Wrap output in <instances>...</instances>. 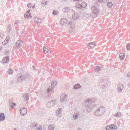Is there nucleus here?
Here are the masks:
<instances>
[{"label": "nucleus", "instance_id": "nucleus-15", "mask_svg": "<svg viewBox=\"0 0 130 130\" xmlns=\"http://www.w3.org/2000/svg\"><path fill=\"white\" fill-rule=\"evenodd\" d=\"M9 60V57L8 56H7L3 58L2 60V62L4 63H7L8 62Z\"/></svg>", "mask_w": 130, "mask_h": 130}, {"label": "nucleus", "instance_id": "nucleus-27", "mask_svg": "<svg viewBox=\"0 0 130 130\" xmlns=\"http://www.w3.org/2000/svg\"><path fill=\"white\" fill-rule=\"evenodd\" d=\"M120 58L121 60H123L125 57L123 53H121L119 55Z\"/></svg>", "mask_w": 130, "mask_h": 130}, {"label": "nucleus", "instance_id": "nucleus-33", "mask_svg": "<svg viewBox=\"0 0 130 130\" xmlns=\"http://www.w3.org/2000/svg\"><path fill=\"white\" fill-rule=\"evenodd\" d=\"M43 51L44 52L45 54L48 53L49 52V51L48 49L46 48H44Z\"/></svg>", "mask_w": 130, "mask_h": 130}, {"label": "nucleus", "instance_id": "nucleus-13", "mask_svg": "<svg viewBox=\"0 0 130 130\" xmlns=\"http://www.w3.org/2000/svg\"><path fill=\"white\" fill-rule=\"evenodd\" d=\"M67 19L66 18H62L60 21V23L62 25H63L66 24L67 22Z\"/></svg>", "mask_w": 130, "mask_h": 130}, {"label": "nucleus", "instance_id": "nucleus-47", "mask_svg": "<svg viewBox=\"0 0 130 130\" xmlns=\"http://www.w3.org/2000/svg\"><path fill=\"white\" fill-rule=\"evenodd\" d=\"M2 49V47H0V51H1Z\"/></svg>", "mask_w": 130, "mask_h": 130}, {"label": "nucleus", "instance_id": "nucleus-18", "mask_svg": "<svg viewBox=\"0 0 130 130\" xmlns=\"http://www.w3.org/2000/svg\"><path fill=\"white\" fill-rule=\"evenodd\" d=\"M5 119V116L3 113H1L0 114V121L4 120Z\"/></svg>", "mask_w": 130, "mask_h": 130}, {"label": "nucleus", "instance_id": "nucleus-37", "mask_svg": "<svg viewBox=\"0 0 130 130\" xmlns=\"http://www.w3.org/2000/svg\"><path fill=\"white\" fill-rule=\"evenodd\" d=\"M126 48L128 50H130V43H128L126 45Z\"/></svg>", "mask_w": 130, "mask_h": 130}, {"label": "nucleus", "instance_id": "nucleus-38", "mask_svg": "<svg viewBox=\"0 0 130 130\" xmlns=\"http://www.w3.org/2000/svg\"><path fill=\"white\" fill-rule=\"evenodd\" d=\"M13 73V71L11 69L9 70L8 71V73L10 74H12V73Z\"/></svg>", "mask_w": 130, "mask_h": 130}, {"label": "nucleus", "instance_id": "nucleus-24", "mask_svg": "<svg viewBox=\"0 0 130 130\" xmlns=\"http://www.w3.org/2000/svg\"><path fill=\"white\" fill-rule=\"evenodd\" d=\"M24 97L25 100H28L29 99V95L28 93H26L24 95Z\"/></svg>", "mask_w": 130, "mask_h": 130}, {"label": "nucleus", "instance_id": "nucleus-25", "mask_svg": "<svg viewBox=\"0 0 130 130\" xmlns=\"http://www.w3.org/2000/svg\"><path fill=\"white\" fill-rule=\"evenodd\" d=\"M91 99L90 100H87L86 101V105H87L88 106V108L89 107V106L91 104Z\"/></svg>", "mask_w": 130, "mask_h": 130}, {"label": "nucleus", "instance_id": "nucleus-11", "mask_svg": "<svg viewBox=\"0 0 130 130\" xmlns=\"http://www.w3.org/2000/svg\"><path fill=\"white\" fill-rule=\"evenodd\" d=\"M62 111V109L61 108H59L57 111L56 113L57 116L58 117H60L62 116V115L61 114Z\"/></svg>", "mask_w": 130, "mask_h": 130}, {"label": "nucleus", "instance_id": "nucleus-34", "mask_svg": "<svg viewBox=\"0 0 130 130\" xmlns=\"http://www.w3.org/2000/svg\"><path fill=\"white\" fill-rule=\"evenodd\" d=\"M58 13V11L56 10H54L53 12V14L54 15H56Z\"/></svg>", "mask_w": 130, "mask_h": 130}, {"label": "nucleus", "instance_id": "nucleus-19", "mask_svg": "<svg viewBox=\"0 0 130 130\" xmlns=\"http://www.w3.org/2000/svg\"><path fill=\"white\" fill-rule=\"evenodd\" d=\"M9 105L11 108L13 109L15 106V104L13 103L12 101H10L9 103Z\"/></svg>", "mask_w": 130, "mask_h": 130}, {"label": "nucleus", "instance_id": "nucleus-31", "mask_svg": "<svg viewBox=\"0 0 130 130\" xmlns=\"http://www.w3.org/2000/svg\"><path fill=\"white\" fill-rule=\"evenodd\" d=\"M108 82L107 81L105 84H103L102 86V87L103 88H106L108 86L107 84Z\"/></svg>", "mask_w": 130, "mask_h": 130}, {"label": "nucleus", "instance_id": "nucleus-2", "mask_svg": "<svg viewBox=\"0 0 130 130\" xmlns=\"http://www.w3.org/2000/svg\"><path fill=\"white\" fill-rule=\"evenodd\" d=\"M30 76L29 74L28 73H26L25 74H22L19 76L17 80L20 82L25 80L26 79L29 78Z\"/></svg>", "mask_w": 130, "mask_h": 130}, {"label": "nucleus", "instance_id": "nucleus-35", "mask_svg": "<svg viewBox=\"0 0 130 130\" xmlns=\"http://www.w3.org/2000/svg\"><path fill=\"white\" fill-rule=\"evenodd\" d=\"M113 5V4L112 3L110 2L108 3V7L111 8Z\"/></svg>", "mask_w": 130, "mask_h": 130}, {"label": "nucleus", "instance_id": "nucleus-14", "mask_svg": "<svg viewBox=\"0 0 130 130\" xmlns=\"http://www.w3.org/2000/svg\"><path fill=\"white\" fill-rule=\"evenodd\" d=\"M24 17L25 18H31V16L30 14V13L28 11H27L24 14Z\"/></svg>", "mask_w": 130, "mask_h": 130}, {"label": "nucleus", "instance_id": "nucleus-26", "mask_svg": "<svg viewBox=\"0 0 130 130\" xmlns=\"http://www.w3.org/2000/svg\"><path fill=\"white\" fill-rule=\"evenodd\" d=\"M121 115H122L121 113L120 112H119L116 113L115 115V116L116 117L119 118L121 116Z\"/></svg>", "mask_w": 130, "mask_h": 130}, {"label": "nucleus", "instance_id": "nucleus-7", "mask_svg": "<svg viewBox=\"0 0 130 130\" xmlns=\"http://www.w3.org/2000/svg\"><path fill=\"white\" fill-rule=\"evenodd\" d=\"M67 98V95L65 94H62L60 96V101L61 102L66 101Z\"/></svg>", "mask_w": 130, "mask_h": 130}, {"label": "nucleus", "instance_id": "nucleus-52", "mask_svg": "<svg viewBox=\"0 0 130 130\" xmlns=\"http://www.w3.org/2000/svg\"><path fill=\"white\" fill-rule=\"evenodd\" d=\"M17 129H15V128L14 129V130H17Z\"/></svg>", "mask_w": 130, "mask_h": 130}, {"label": "nucleus", "instance_id": "nucleus-22", "mask_svg": "<svg viewBox=\"0 0 130 130\" xmlns=\"http://www.w3.org/2000/svg\"><path fill=\"white\" fill-rule=\"evenodd\" d=\"M72 18L74 20H76L79 18V15L78 14H74L73 15Z\"/></svg>", "mask_w": 130, "mask_h": 130}, {"label": "nucleus", "instance_id": "nucleus-8", "mask_svg": "<svg viewBox=\"0 0 130 130\" xmlns=\"http://www.w3.org/2000/svg\"><path fill=\"white\" fill-rule=\"evenodd\" d=\"M87 4L85 2H82L80 5H77V8H85L87 7Z\"/></svg>", "mask_w": 130, "mask_h": 130}, {"label": "nucleus", "instance_id": "nucleus-20", "mask_svg": "<svg viewBox=\"0 0 130 130\" xmlns=\"http://www.w3.org/2000/svg\"><path fill=\"white\" fill-rule=\"evenodd\" d=\"M101 70V67L99 66H96L94 68V71L95 72H99Z\"/></svg>", "mask_w": 130, "mask_h": 130}, {"label": "nucleus", "instance_id": "nucleus-54", "mask_svg": "<svg viewBox=\"0 0 130 130\" xmlns=\"http://www.w3.org/2000/svg\"><path fill=\"white\" fill-rule=\"evenodd\" d=\"M17 130H18L17 129Z\"/></svg>", "mask_w": 130, "mask_h": 130}, {"label": "nucleus", "instance_id": "nucleus-21", "mask_svg": "<svg viewBox=\"0 0 130 130\" xmlns=\"http://www.w3.org/2000/svg\"><path fill=\"white\" fill-rule=\"evenodd\" d=\"M34 20L36 22L38 23H40L41 22V18H34Z\"/></svg>", "mask_w": 130, "mask_h": 130}, {"label": "nucleus", "instance_id": "nucleus-43", "mask_svg": "<svg viewBox=\"0 0 130 130\" xmlns=\"http://www.w3.org/2000/svg\"><path fill=\"white\" fill-rule=\"evenodd\" d=\"M19 23V21H17L15 22L14 23H15V24H18Z\"/></svg>", "mask_w": 130, "mask_h": 130}, {"label": "nucleus", "instance_id": "nucleus-9", "mask_svg": "<svg viewBox=\"0 0 130 130\" xmlns=\"http://www.w3.org/2000/svg\"><path fill=\"white\" fill-rule=\"evenodd\" d=\"M27 109L25 108H22L20 110V113L21 115L24 116L27 113Z\"/></svg>", "mask_w": 130, "mask_h": 130}, {"label": "nucleus", "instance_id": "nucleus-51", "mask_svg": "<svg viewBox=\"0 0 130 130\" xmlns=\"http://www.w3.org/2000/svg\"><path fill=\"white\" fill-rule=\"evenodd\" d=\"M9 28H10V29H11V27H10V26L9 27Z\"/></svg>", "mask_w": 130, "mask_h": 130}, {"label": "nucleus", "instance_id": "nucleus-46", "mask_svg": "<svg viewBox=\"0 0 130 130\" xmlns=\"http://www.w3.org/2000/svg\"><path fill=\"white\" fill-rule=\"evenodd\" d=\"M74 1H78L81 0H73Z\"/></svg>", "mask_w": 130, "mask_h": 130}, {"label": "nucleus", "instance_id": "nucleus-53", "mask_svg": "<svg viewBox=\"0 0 130 130\" xmlns=\"http://www.w3.org/2000/svg\"><path fill=\"white\" fill-rule=\"evenodd\" d=\"M17 130H18L17 129Z\"/></svg>", "mask_w": 130, "mask_h": 130}, {"label": "nucleus", "instance_id": "nucleus-40", "mask_svg": "<svg viewBox=\"0 0 130 130\" xmlns=\"http://www.w3.org/2000/svg\"><path fill=\"white\" fill-rule=\"evenodd\" d=\"M32 5L30 3H29L27 5V6L29 8H30L31 7Z\"/></svg>", "mask_w": 130, "mask_h": 130}, {"label": "nucleus", "instance_id": "nucleus-44", "mask_svg": "<svg viewBox=\"0 0 130 130\" xmlns=\"http://www.w3.org/2000/svg\"><path fill=\"white\" fill-rule=\"evenodd\" d=\"M127 76L129 77H130V72L127 74Z\"/></svg>", "mask_w": 130, "mask_h": 130}, {"label": "nucleus", "instance_id": "nucleus-3", "mask_svg": "<svg viewBox=\"0 0 130 130\" xmlns=\"http://www.w3.org/2000/svg\"><path fill=\"white\" fill-rule=\"evenodd\" d=\"M92 12L90 13L92 18H95L99 14V10L97 9H92Z\"/></svg>", "mask_w": 130, "mask_h": 130}, {"label": "nucleus", "instance_id": "nucleus-5", "mask_svg": "<svg viewBox=\"0 0 130 130\" xmlns=\"http://www.w3.org/2000/svg\"><path fill=\"white\" fill-rule=\"evenodd\" d=\"M56 102V101L51 100L49 101L46 104V107L48 108H50L53 106L55 103Z\"/></svg>", "mask_w": 130, "mask_h": 130}, {"label": "nucleus", "instance_id": "nucleus-12", "mask_svg": "<svg viewBox=\"0 0 130 130\" xmlns=\"http://www.w3.org/2000/svg\"><path fill=\"white\" fill-rule=\"evenodd\" d=\"M80 113L79 112H75L73 115V118L75 120H77L78 118L80 116Z\"/></svg>", "mask_w": 130, "mask_h": 130}, {"label": "nucleus", "instance_id": "nucleus-32", "mask_svg": "<svg viewBox=\"0 0 130 130\" xmlns=\"http://www.w3.org/2000/svg\"><path fill=\"white\" fill-rule=\"evenodd\" d=\"M68 24L70 25V27L72 28H73L75 27V25L74 24L72 23L71 22H70Z\"/></svg>", "mask_w": 130, "mask_h": 130}, {"label": "nucleus", "instance_id": "nucleus-6", "mask_svg": "<svg viewBox=\"0 0 130 130\" xmlns=\"http://www.w3.org/2000/svg\"><path fill=\"white\" fill-rule=\"evenodd\" d=\"M22 44L23 42L21 40H18L16 42V48L17 49L21 48Z\"/></svg>", "mask_w": 130, "mask_h": 130}, {"label": "nucleus", "instance_id": "nucleus-50", "mask_svg": "<svg viewBox=\"0 0 130 130\" xmlns=\"http://www.w3.org/2000/svg\"><path fill=\"white\" fill-rule=\"evenodd\" d=\"M87 110H88V112H90L91 111V110H89V109H88Z\"/></svg>", "mask_w": 130, "mask_h": 130}, {"label": "nucleus", "instance_id": "nucleus-42", "mask_svg": "<svg viewBox=\"0 0 130 130\" xmlns=\"http://www.w3.org/2000/svg\"><path fill=\"white\" fill-rule=\"evenodd\" d=\"M32 125L34 127H37L38 126V124L35 123H33L32 124Z\"/></svg>", "mask_w": 130, "mask_h": 130}, {"label": "nucleus", "instance_id": "nucleus-29", "mask_svg": "<svg viewBox=\"0 0 130 130\" xmlns=\"http://www.w3.org/2000/svg\"><path fill=\"white\" fill-rule=\"evenodd\" d=\"M49 129L50 130H54L55 127L53 125H50L48 126Z\"/></svg>", "mask_w": 130, "mask_h": 130}, {"label": "nucleus", "instance_id": "nucleus-36", "mask_svg": "<svg viewBox=\"0 0 130 130\" xmlns=\"http://www.w3.org/2000/svg\"><path fill=\"white\" fill-rule=\"evenodd\" d=\"M96 2L98 3V2H99L100 3H105L104 2V0H98V1H96Z\"/></svg>", "mask_w": 130, "mask_h": 130}, {"label": "nucleus", "instance_id": "nucleus-48", "mask_svg": "<svg viewBox=\"0 0 130 130\" xmlns=\"http://www.w3.org/2000/svg\"><path fill=\"white\" fill-rule=\"evenodd\" d=\"M76 130H82V129L80 128H79L77 129Z\"/></svg>", "mask_w": 130, "mask_h": 130}, {"label": "nucleus", "instance_id": "nucleus-28", "mask_svg": "<svg viewBox=\"0 0 130 130\" xmlns=\"http://www.w3.org/2000/svg\"><path fill=\"white\" fill-rule=\"evenodd\" d=\"M81 86L79 84L75 85L74 86V88L75 89H78L80 88Z\"/></svg>", "mask_w": 130, "mask_h": 130}, {"label": "nucleus", "instance_id": "nucleus-16", "mask_svg": "<svg viewBox=\"0 0 130 130\" xmlns=\"http://www.w3.org/2000/svg\"><path fill=\"white\" fill-rule=\"evenodd\" d=\"M54 87H50L46 91V94H48L50 92H51L52 91L54 90Z\"/></svg>", "mask_w": 130, "mask_h": 130}, {"label": "nucleus", "instance_id": "nucleus-17", "mask_svg": "<svg viewBox=\"0 0 130 130\" xmlns=\"http://www.w3.org/2000/svg\"><path fill=\"white\" fill-rule=\"evenodd\" d=\"M95 42H92L90 43H89L87 45L88 47L90 48H92L94 47L95 46Z\"/></svg>", "mask_w": 130, "mask_h": 130}, {"label": "nucleus", "instance_id": "nucleus-30", "mask_svg": "<svg viewBox=\"0 0 130 130\" xmlns=\"http://www.w3.org/2000/svg\"><path fill=\"white\" fill-rule=\"evenodd\" d=\"M57 84V82L55 81H54L52 82L51 87H54Z\"/></svg>", "mask_w": 130, "mask_h": 130}, {"label": "nucleus", "instance_id": "nucleus-4", "mask_svg": "<svg viewBox=\"0 0 130 130\" xmlns=\"http://www.w3.org/2000/svg\"><path fill=\"white\" fill-rule=\"evenodd\" d=\"M107 130H116L117 129V127L114 124H111L108 125L106 127Z\"/></svg>", "mask_w": 130, "mask_h": 130}, {"label": "nucleus", "instance_id": "nucleus-49", "mask_svg": "<svg viewBox=\"0 0 130 130\" xmlns=\"http://www.w3.org/2000/svg\"><path fill=\"white\" fill-rule=\"evenodd\" d=\"M35 8V5H34L32 7V8Z\"/></svg>", "mask_w": 130, "mask_h": 130}, {"label": "nucleus", "instance_id": "nucleus-23", "mask_svg": "<svg viewBox=\"0 0 130 130\" xmlns=\"http://www.w3.org/2000/svg\"><path fill=\"white\" fill-rule=\"evenodd\" d=\"M9 36H7L5 40L3 42L2 44L3 45H5L8 43L9 40Z\"/></svg>", "mask_w": 130, "mask_h": 130}, {"label": "nucleus", "instance_id": "nucleus-45", "mask_svg": "<svg viewBox=\"0 0 130 130\" xmlns=\"http://www.w3.org/2000/svg\"><path fill=\"white\" fill-rule=\"evenodd\" d=\"M32 67H33V69H34L35 70H36V69H35V67L34 66H33Z\"/></svg>", "mask_w": 130, "mask_h": 130}, {"label": "nucleus", "instance_id": "nucleus-1", "mask_svg": "<svg viewBox=\"0 0 130 130\" xmlns=\"http://www.w3.org/2000/svg\"><path fill=\"white\" fill-rule=\"evenodd\" d=\"M105 108L103 106H101L95 112V115L96 116H99L102 115L105 112Z\"/></svg>", "mask_w": 130, "mask_h": 130}, {"label": "nucleus", "instance_id": "nucleus-41", "mask_svg": "<svg viewBox=\"0 0 130 130\" xmlns=\"http://www.w3.org/2000/svg\"><path fill=\"white\" fill-rule=\"evenodd\" d=\"M42 127L41 126H38L36 129V130H42Z\"/></svg>", "mask_w": 130, "mask_h": 130}, {"label": "nucleus", "instance_id": "nucleus-39", "mask_svg": "<svg viewBox=\"0 0 130 130\" xmlns=\"http://www.w3.org/2000/svg\"><path fill=\"white\" fill-rule=\"evenodd\" d=\"M69 9H63L62 11H63L66 12H68L69 10Z\"/></svg>", "mask_w": 130, "mask_h": 130}, {"label": "nucleus", "instance_id": "nucleus-10", "mask_svg": "<svg viewBox=\"0 0 130 130\" xmlns=\"http://www.w3.org/2000/svg\"><path fill=\"white\" fill-rule=\"evenodd\" d=\"M123 88L124 86L122 84H119L118 86L117 90L119 93H120L122 92Z\"/></svg>", "mask_w": 130, "mask_h": 130}]
</instances>
